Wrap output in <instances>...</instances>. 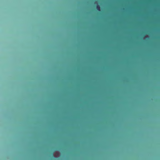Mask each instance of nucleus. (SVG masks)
I'll use <instances>...</instances> for the list:
<instances>
[{"mask_svg":"<svg viewBox=\"0 0 160 160\" xmlns=\"http://www.w3.org/2000/svg\"><path fill=\"white\" fill-rule=\"evenodd\" d=\"M128 35H130V0H128Z\"/></svg>","mask_w":160,"mask_h":160,"instance_id":"1","label":"nucleus"},{"mask_svg":"<svg viewBox=\"0 0 160 160\" xmlns=\"http://www.w3.org/2000/svg\"><path fill=\"white\" fill-rule=\"evenodd\" d=\"M97 9L99 11H100V7L99 5H97L96 6Z\"/></svg>","mask_w":160,"mask_h":160,"instance_id":"2","label":"nucleus"}]
</instances>
